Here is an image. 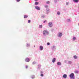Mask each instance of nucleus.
I'll list each match as a JSON object with an SVG mask.
<instances>
[{
  "instance_id": "f257e3e1",
  "label": "nucleus",
  "mask_w": 79,
  "mask_h": 79,
  "mask_svg": "<svg viewBox=\"0 0 79 79\" xmlns=\"http://www.w3.org/2000/svg\"><path fill=\"white\" fill-rule=\"evenodd\" d=\"M69 77L71 79H74V74L73 73L70 74Z\"/></svg>"
},
{
  "instance_id": "f03ea898",
  "label": "nucleus",
  "mask_w": 79,
  "mask_h": 79,
  "mask_svg": "<svg viewBox=\"0 0 79 79\" xmlns=\"http://www.w3.org/2000/svg\"><path fill=\"white\" fill-rule=\"evenodd\" d=\"M48 34V32L46 30H44L43 31V34L45 35V34Z\"/></svg>"
},
{
  "instance_id": "7ed1b4c3",
  "label": "nucleus",
  "mask_w": 79,
  "mask_h": 79,
  "mask_svg": "<svg viewBox=\"0 0 79 79\" xmlns=\"http://www.w3.org/2000/svg\"><path fill=\"white\" fill-rule=\"evenodd\" d=\"M48 26L50 27H52L53 26L52 22H49L48 23Z\"/></svg>"
},
{
  "instance_id": "20e7f679",
  "label": "nucleus",
  "mask_w": 79,
  "mask_h": 79,
  "mask_svg": "<svg viewBox=\"0 0 79 79\" xmlns=\"http://www.w3.org/2000/svg\"><path fill=\"white\" fill-rule=\"evenodd\" d=\"M35 8L37 10H40V8L38 6H35Z\"/></svg>"
},
{
  "instance_id": "39448f33",
  "label": "nucleus",
  "mask_w": 79,
  "mask_h": 79,
  "mask_svg": "<svg viewBox=\"0 0 79 79\" xmlns=\"http://www.w3.org/2000/svg\"><path fill=\"white\" fill-rule=\"evenodd\" d=\"M63 35V34H62V33H59V35H58V36L59 37H61Z\"/></svg>"
},
{
  "instance_id": "423d86ee",
  "label": "nucleus",
  "mask_w": 79,
  "mask_h": 79,
  "mask_svg": "<svg viewBox=\"0 0 79 79\" xmlns=\"http://www.w3.org/2000/svg\"><path fill=\"white\" fill-rule=\"evenodd\" d=\"M63 77L64 78H66L67 77V75L66 74H64L63 75Z\"/></svg>"
},
{
  "instance_id": "0eeeda50",
  "label": "nucleus",
  "mask_w": 79,
  "mask_h": 79,
  "mask_svg": "<svg viewBox=\"0 0 79 79\" xmlns=\"http://www.w3.org/2000/svg\"><path fill=\"white\" fill-rule=\"evenodd\" d=\"M25 61H26V62H29V59L27 58H26Z\"/></svg>"
},
{
  "instance_id": "6e6552de",
  "label": "nucleus",
  "mask_w": 79,
  "mask_h": 79,
  "mask_svg": "<svg viewBox=\"0 0 79 79\" xmlns=\"http://www.w3.org/2000/svg\"><path fill=\"white\" fill-rule=\"evenodd\" d=\"M73 1L76 3H77L79 2V0H73Z\"/></svg>"
},
{
  "instance_id": "1a4fd4ad",
  "label": "nucleus",
  "mask_w": 79,
  "mask_h": 79,
  "mask_svg": "<svg viewBox=\"0 0 79 79\" xmlns=\"http://www.w3.org/2000/svg\"><path fill=\"white\" fill-rule=\"evenodd\" d=\"M40 50H43V46H40Z\"/></svg>"
},
{
  "instance_id": "9d476101",
  "label": "nucleus",
  "mask_w": 79,
  "mask_h": 79,
  "mask_svg": "<svg viewBox=\"0 0 79 79\" xmlns=\"http://www.w3.org/2000/svg\"><path fill=\"white\" fill-rule=\"evenodd\" d=\"M73 58L74 59H77V56H73Z\"/></svg>"
},
{
  "instance_id": "9b49d317",
  "label": "nucleus",
  "mask_w": 79,
  "mask_h": 79,
  "mask_svg": "<svg viewBox=\"0 0 79 79\" xmlns=\"http://www.w3.org/2000/svg\"><path fill=\"white\" fill-rule=\"evenodd\" d=\"M55 58H53L52 60V62L53 63H55Z\"/></svg>"
},
{
  "instance_id": "f8f14e48",
  "label": "nucleus",
  "mask_w": 79,
  "mask_h": 79,
  "mask_svg": "<svg viewBox=\"0 0 79 79\" xmlns=\"http://www.w3.org/2000/svg\"><path fill=\"white\" fill-rule=\"evenodd\" d=\"M57 64L58 65H61V63L60 62H57Z\"/></svg>"
},
{
  "instance_id": "ddd939ff",
  "label": "nucleus",
  "mask_w": 79,
  "mask_h": 79,
  "mask_svg": "<svg viewBox=\"0 0 79 79\" xmlns=\"http://www.w3.org/2000/svg\"><path fill=\"white\" fill-rule=\"evenodd\" d=\"M39 4V2H35V5H37Z\"/></svg>"
},
{
  "instance_id": "4468645a",
  "label": "nucleus",
  "mask_w": 79,
  "mask_h": 79,
  "mask_svg": "<svg viewBox=\"0 0 79 79\" xmlns=\"http://www.w3.org/2000/svg\"><path fill=\"white\" fill-rule=\"evenodd\" d=\"M28 17V16L27 15H24V18H26Z\"/></svg>"
},
{
  "instance_id": "2eb2a0df",
  "label": "nucleus",
  "mask_w": 79,
  "mask_h": 79,
  "mask_svg": "<svg viewBox=\"0 0 79 79\" xmlns=\"http://www.w3.org/2000/svg\"><path fill=\"white\" fill-rule=\"evenodd\" d=\"M39 27L40 28H42V25H39Z\"/></svg>"
},
{
  "instance_id": "dca6fc26",
  "label": "nucleus",
  "mask_w": 79,
  "mask_h": 79,
  "mask_svg": "<svg viewBox=\"0 0 79 79\" xmlns=\"http://www.w3.org/2000/svg\"><path fill=\"white\" fill-rule=\"evenodd\" d=\"M60 12H59V11H58L57 12V15H60Z\"/></svg>"
},
{
  "instance_id": "f3484780",
  "label": "nucleus",
  "mask_w": 79,
  "mask_h": 79,
  "mask_svg": "<svg viewBox=\"0 0 79 79\" xmlns=\"http://www.w3.org/2000/svg\"><path fill=\"white\" fill-rule=\"evenodd\" d=\"M68 63L69 64H71V63H72V62H71V61H69Z\"/></svg>"
},
{
  "instance_id": "a211bd4d",
  "label": "nucleus",
  "mask_w": 79,
  "mask_h": 79,
  "mask_svg": "<svg viewBox=\"0 0 79 79\" xmlns=\"http://www.w3.org/2000/svg\"><path fill=\"white\" fill-rule=\"evenodd\" d=\"M76 37H73V40H76Z\"/></svg>"
},
{
  "instance_id": "6ab92c4d",
  "label": "nucleus",
  "mask_w": 79,
  "mask_h": 79,
  "mask_svg": "<svg viewBox=\"0 0 79 79\" xmlns=\"http://www.w3.org/2000/svg\"><path fill=\"white\" fill-rule=\"evenodd\" d=\"M46 3H47V4H49V3H50V2L48 1L46 2Z\"/></svg>"
},
{
  "instance_id": "aec40b11",
  "label": "nucleus",
  "mask_w": 79,
  "mask_h": 79,
  "mask_svg": "<svg viewBox=\"0 0 79 79\" xmlns=\"http://www.w3.org/2000/svg\"><path fill=\"white\" fill-rule=\"evenodd\" d=\"M75 73H78V71H76L75 72Z\"/></svg>"
},
{
  "instance_id": "412c9836",
  "label": "nucleus",
  "mask_w": 79,
  "mask_h": 79,
  "mask_svg": "<svg viewBox=\"0 0 79 79\" xmlns=\"http://www.w3.org/2000/svg\"><path fill=\"white\" fill-rule=\"evenodd\" d=\"M55 48V46H53L52 47V48Z\"/></svg>"
},
{
  "instance_id": "4be33fe9",
  "label": "nucleus",
  "mask_w": 79,
  "mask_h": 79,
  "mask_svg": "<svg viewBox=\"0 0 79 79\" xmlns=\"http://www.w3.org/2000/svg\"><path fill=\"white\" fill-rule=\"evenodd\" d=\"M41 76V77H43V76H44V74H41L40 75Z\"/></svg>"
},
{
  "instance_id": "5701e85b",
  "label": "nucleus",
  "mask_w": 79,
  "mask_h": 79,
  "mask_svg": "<svg viewBox=\"0 0 79 79\" xmlns=\"http://www.w3.org/2000/svg\"><path fill=\"white\" fill-rule=\"evenodd\" d=\"M28 22L29 23H31V20H29L28 21Z\"/></svg>"
},
{
  "instance_id": "b1692460",
  "label": "nucleus",
  "mask_w": 79,
  "mask_h": 79,
  "mask_svg": "<svg viewBox=\"0 0 79 79\" xmlns=\"http://www.w3.org/2000/svg\"><path fill=\"white\" fill-rule=\"evenodd\" d=\"M47 44L48 45H50V43H48Z\"/></svg>"
},
{
  "instance_id": "393cba45",
  "label": "nucleus",
  "mask_w": 79,
  "mask_h": 79,
  "mask_svg": "<svg viewBox=\"0 0 79 79\" xmlns=\"http://www.w3.org/2000/svg\"><path fill=\"white\" fill-rule=\"evenodd\" d=\"M29 44H27V46L29 47Z\"/></svg>"
},
{
  "instance_id": "a878e982",
  "label": "nucleus",
  "mask_w": 79,
  "mask_h": 79,
  "mask_svg": "<svg viewBox=\"0 0 79 79\" xmlns=\"http://www.w3.org/2000/svg\"><path fill=\"white\" fill-rule=\"evenodd\" d=\"M17 2H19V1H20V0H17Z\"/></svg>"
},
{
  "instance_id": "bb28decb",
  "label": "nucleus",
  "mask_w": 79,
  "mask_h": 79,
  "mask_svg": "<svg viewBox=\"0 0 79 79\" xmlns=\"http://www.w3.org/2000/svg\"><path fill=\"white\" fill-rule=\"evenodd\" d=\"M45 22H47V20H45V21H44V23H45Z\"/></svg>"
},
{
  "instance_id": "cd10ccee",
  "label": "nucleus",
  "mask_w": 79,
  "mask_h": 79,
  "mask_svg": "<svg viewBox=\"0 0 79 79\" xmlns=\"http://www.w3.org/2000/svg\"><path fill=\"white\" fill-rule=\"evenodd\" d=\"M28 68V66H27L26 67V69L27 68Z\"/></svg>"
},
{
  "instance_id": "c85d7f7f",
  "label": "nucleus",
  "mask_w": 79,
  "mask_h": 79,
  "mask_svg": "<svg viewBox=\"0 0 79 79\" xmlns=\"http://www.w3.org/2000/svg\"><path fill=\"white\" fill-rule=\"evenodd\" d=\"M45 8H47V7H48V6H45Z\"/></svg>"
},
{
  "instance_id": "c756f323",
  "label": "nucleus",
  "mask_w": 79,
  "mask_h": 79,
  "mask_svg": "<svg viewBox=\"0 0 79 79\" xmlns=\"http://www.w3.org/2000/svg\"><path fill=\"white\" fill-rule=\"evenodd\" d=\"M38 0H35V1H37Z\"/></svg>"
},
{
  "instance_id": "7c9ffc66",
  "label": "nucleus",
  "mask_w": 79,
  "mask_h": 79,
  "mask_svg": "<svg viewBox=\"0 0 79 79\" xmlns=\"http://www.w3.org/2000/svg\"><path fill=\"white\" fill-rule=\"evenodd\" d=\"M49 11L48 10L47 12H48Z\"/></svg>"
},
{
  "instance_id": "2f4dec72",
  "label": "nucleus",
  "mask_w": 79,
  "mask_h": 79,
  "mask_svg": "<svg viewBox=\"0 0 79 79\" xmlns=\"http://www.w3.org/2000/svg\"><path fill=\"white\" fill-rule=\"evenodd\" d=\"M34 47H35V46H34Z\"/></svg>"
},
{
  "instance_id": "473e14b6",
  "label": "nucleus",
  "mask_w": 79,
  "mask_h": 79,
  "mask_svg": "<svg viewBox=\"0 0 79 79\" xmlns=\"http://www.w3.org/2000/svg\"><path fill=\"white\" fill-rule=\"evenodd\" d=\"M33 64H34V63L33 62Z\"/></svg>"
},
{
  "instance_id": "72a5a7b5",
  "label": "nucleus",
  "mask_w": 79,
  "mask_h": 79,
  "mask_svg": "<svg viewBox=\"0 0 79 79\" xmlns=\"http://www.w3.org/2000/svg\"><path fill=\"white\" fill-rule=\"evenodd\" d=\"M69 20H70V19H69Z\"/></svg>"
}]
</instances>
